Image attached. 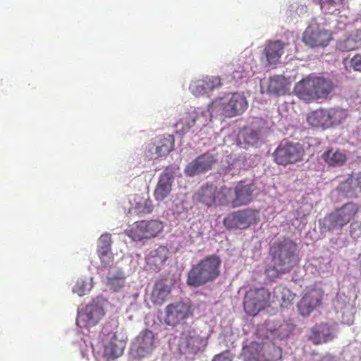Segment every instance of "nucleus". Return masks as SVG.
<instances>
[{
	"instance_id": "1",
	"label": "nucleus",
	"mask_w": 361,
	"mask_h": 361,
	"mask_svg": "<svg viewBox=\"0 0 361 361\" xmlns=\"http://www.w3.org/2000/svg\"><path fill=\"white\" fill-rule=\"evenodd\" d=\"M298 243L289 237L275 240L269 247L272 266L267 267L265 273L270 279L289 272L298 262Z\"/></svg>"
},
{
	"instance_id": "2",
	"label": "nucleus",
	"mask_w": 361,
	"mask_h": 361,
	"mask_svg": "<svg viewBox=\"0 0 361 361\" xmlns=\"http://www.w3.org/2000/svg\"><path fill=\"white\" fill-rule=\"evenodd\" d=\"M334 87L331 79L310 74L297 82L293 91L300 99L312 102L326 99Z\"/></svg>"
},
{
	"instance_id": "3",
	"label": "nucleus",
	"mask_w": 361,
	"mask_h": 361,
	"mask_svg": "<svg viewBox=\"0 0 361 361\" xmlns=\"http://www.w3.org/2000/svg\"><path fill=\"white\" fill-rule=\"evenodd\" d=\"M221 259L217 255H210L192 265L187 276V284L197 288L216 280L221 274Z\"/></svg>"
},
{
	"instance_id": "4",
	"label": "nucleus",
	"mask_w": 361,
	"mask_h": 361,
	"mask_svg": "<svg viewBox=\"0 0 361 361\" xmlns=\"http://www.w3.org/2000/svg\"><path fill=\"white\" fill-rule=\"evenodd\" d=\"M359 210L360 207L357 204L348 202L321 219V228L324 231H341L343 228L355 218Z\"/></svg>"
},
{
	"instance_id": "5",
	"label": "nucleus",
	"mask_w": 361,
	"mask_h": 361,
	"mask_svg": "<svg viewBox=\"0 0 361 361\" xmlns=\"http://www.w3.org/2000/svg\"><path fill=\"white\" fill-rule=\"evenodd\" d=\"M207 344V339L201 335L199 329L185 326L180 334L178 347L180 354L195 355L204 350Z\"/></svg>"
},
{
	"instance_id": "6",
	"label": "nucleus",
	"mask_w": 361,
	"mask_h": 361,
	"mask_svg": "<svg viewBox=\"0 0 361 361\" xmlns=\"http://www.w3.org/2000/svg\"><path fill=\"white\" fill-rule=\"evenodd\" d=\"M232 189L226 186L217 187L207 183L197 192V200L207 207H217L229 204Z\"/></svg>"
},
{
	"instance_id": "7",
	"label": "nucleus",
	"mask_w": 361,
	"mask_h": 361,
	"mask_svg": "<svg viewBox=\"0 0 361 361\" xmlns=\"http://www.w3.org/2000/svg\"><path fill=\"white\" fill-rule=\"evenodd\" d=\"M270 299L271 293L266 288H251L244 297L245 312L250 316H256L270 306Z\"/></svg>"
},
{
	"instance_id": "8",
	"label": "nucleus",
	"mask_w": 361,
	"mask_h": 361,
	"mask_svg": "<svg viewBox=\"0 0 361 361\" xmlns=\"http://www.w3.org/2000/svg\"><path fill=\"white\" fill-rule=\"evenodd\" d=\"M305 150L298 142L282 141L273 152V159L278 165L286 166L302 160Z\"/></svg>"
},
{
	"instance_id": "9",
	"label": "nucleus",
	"mask_w": 361,
	"mask_h": 361,
	"mask_svg": "<svg viewBox=\"0 0 361 361\" xmlns=\"http://www.w3.org/2000/svg\"><path fill=\"white\" fill-rule=\"evenodd\" d=\"M194 314V308L190 301L180 300L170 303L164 308V322L166 325L176 327L183 324Z\"/></svg>"
},
{
	"instance_id": "10",
	"label": "nucleus",
	"mask_w": 361,
	"mask_h": 361,
	"mask_svg": "<svg viewBox=\"0 0 361 361\" xmlns=\"http://www.w3.org/2000/svg\"><path fill=\"white\" fill-rule=\"evenodd\" d=\"M259 211L252 208H246L233 212L227 215L223 224L229 230L246 229L252 225L257 224L259 221Z\"/></svg>"
},
{
	"instance_id": "11",
	"label": "nucleus",
	"mask_w": 361,
	"mask_h": 361,
	"mask_svg": "<svg viewBox=\"0 0 361 361\" xmlns=\"http://www.w3.org/2000/svg\"><path fill=\"white\" fill-rule=\"evenodd\" d=\"M333 39L331 31L323 25L312 21L302 34V41L312 48L325 47Z\"/></svg>"
},
{
	"instance_id": "12",
	"label": "nucleus",
	"mask_w": 361,
	"mask_h": 361,
	"mask_svg": "<svg viewBox=\"0 0 361 361\" xmlns=\"http://www.w3.org/2000/svg\"><path fill=\"white\" fill-rule=\"evenodd\" d=\"M324 291L317 287L307 288L298 305V311L302 316H307L319 308L322 303Z\"/></svg>"
},
{
	"instance_id": "13",
	"label": "nucleus",
	"mask_w": 361,
	"mask_h": 361,
	"mask_svg": "<svg viewBox=\"0 0 361 361\" xmlns=\"http://www.w3.org/2000/svg\"><path fill=\"white\" fill-rule=\"evenodd\" d=\"M104 314L105 312L100 305L92 302L78 312L76 324L80 328L88 329L96 326Z\"/></svg>"
},
{
	"instance_id": "14",
	"label": "nucleus",
	"mask_w": 361,
	"mask_h": 361,
	"mask_svg": "<svg viewBox=\"0 0 361 361\" xmlns=\"http://www.w3.org/2000/svg\"><path fill=\"white\" fill-rule=\"evenodd\" d=\"M255 190L254 184L245 181L238 182L233 188L234 197L229 198V204L233 208L249 204L254 199Z\"/></svg>"
},
{
	"instance_id": "15",
	"label": "nucleus",
	"mask_w": 361,
	"mask_h": 361,
	"mask_svg": "<svg viewBox=\"0 0 361 361\" xmlns=\"http://www.w3.org/2000/svg\"><path fill=\"white\" fill-rule=\"evenodd\" d=\"M215 162L216 160L213 155L209 153H204L190 162L185 166L184 172L186 176L190 177L204 173L212 169Z\"/></svg>"
},
{
	"instance_id": "16",
	"label": "nucleus",
	"mask_w": 361,
	"mask_h": 361,
	"mask_svg": "<svg viewBox=\"0 0 361 361\" xmlns=\"http://www.w3.org/2000/svg\"><path fill=\"white\" fill-rule=\"evenodd\" d=\"M173 286V280L171 278L159 279L152 290V302L157 305H163L169 298Z\"/></svg>"
},
{
	"instance_id": "17",
	"label": "nucleus",
	"mask_w": 361,
	"mask_h": 361,
	"mask_svg": "<svg viewBox=\"0 0 361 361\" xmlns=\"http://www.w3.org/2000/svg\"><path fill=\"white\" fill-rule=\"evenodd\" d=\"M227 118H232L243 113L247 102L245 97L239 93L228 94L224 97Z\"/></svg>"
},
{
	"instance_id": "18",
	"label": "nucleus",
	"mask_w": 361,
	"mask_h": 361,
	"mask_svg": "<svg viewBox=\"0 0 361 361\" xmlns=\"http://www.w3.org/2000/svg\"><path fill=\"white\" fill-rule=\"evenodd\" d=\"M221 86L219 77H206L193 81L190 85V90L196 97L207 94Z\"/></svg>"
},
{
	"instance_id": "19",
	"label": "nucleus",
	"mask_w": 361,
	"mask_h": 361,
	"mask_svg": "<svg viewBox=\"0 0 361 361\" xmlns=\"http://www.w3.org/2000/svg\"><path fill=\"white\" fill-rule=\"evenodd\" d=\"M173 179L174 173L171 169H166L161 173L154 191L156 200L162 201L170 194Z\"/></svg>"
},
{
	"instance_id": "20",
	"label": "nucleus",
	"mask_w": 361,
	"mask_h": 361,
	"mask_svg": "<svg viewBox=\"0 0 361 361\" xmlns=\"http://www.w3.org/2000/svg\"><path fill=\"white\" fill-rule=\"evenodd\" d=\"M112 240L109 233L102 234L97 241V252L102 264L106 267L114 262V255L111 252Z\"/></svg>"
},
{
	"instance_id": "21",
	"label": "nucleus",
	"mask_w": 361,
	"mask_h": 361,
	"mask_svg": "<svg viewBox=\"0 0 361 361\" xmlns=\"http://www.w3.org/2000/svg\"><path fill=\"white\" fill-rule=\"evenodd\" d=\"M202 121H203V117L201 116L200 109L191 108L182 114L179 121L176 123L175 128L176 132L180 134H185L195 126L197 121H200L202 123Z\"/></svg>"
},
{
	"instance_id": "22",
	"label": "nucleus",
	"mask_w": 361,
	"mask_h": 361,
	"mask_svg": "<svg viewBox=\"0 0 361 361\" xmlns=\"http://www.w3.org/2000/svg\"><path fill=\"white\" fill-rule=\"evenodd\" d=\"M137 353L140 357H145L152 351L154 348V335L150 330L145 329L140 332L134 343Z\"/></svg>"
},
{
	"instance_id": "23",
	"label": "nucleus",
	"mask_w": 361,
	"mask_h": 361,
	"mask_svg": "<svg viewBox=\"0 0 361 361\" xmlns=\"http://www.w3.org/2000/svg\"><path fill=\"white\" fill-rule=\"evenodd\" d=\"M241 355L243 361H272L271 358L266 355L264 345L257 342H251L244 346Z\"/></svg>"
},
{
	"instance_id": "24",
	"label": "nucleus",
	"mask_w": 361,
	"mask_h": 361,
	"mask_svg": "<svg viewBox=\"0 0 361 361\" xmlns=\"http://www.w3.org/2000/svg\"><path fill=\"white\" fill-rule=\"evenodd\" d=\"M226 104L223 97H219L214 100L205 111H201V116L203 117L202 124L205 126L212 121L213 118L217 116L226 117Z\"/></svg>"
},
{
	"instance_id": "25",
	"label": "nucleus",
	"mask_w": 361,
	"mask_h": 361,
	"mask_svg": "<svg viewBox=\"0 0 361 361\" xmlns=\"http://www.w3.org/2000/svg\"><path fill=\"white\" fill-rule=\"evenodd\" d=\"M334 335L331 326L326 323L315 325L311 329L309 340L314 345H319L331 341Z\"/></svg>"
},
{
	"instance_id": "26",
	"label": "nucleus",
	"mask_w": 361,
	"mask_h": 361,
	"mask_svg": "<svg viewBox=\"0 0 361 361\" xmlns=\"http://www.w3.org/2000/svg\"><path fill=\"white\" fill-rule=\"evenodd\" d=\"M285 45L281 40L271 41L266 44L263 53L269 64H274L279 61L283 54Z\"/></svg>"
},
{
	"instance_id": "27",
	"label": "nucleus",
	"mask_w": 361,
	"mask_h": 361,
	"mask_svg": "<svg viewBox=\"0 0 361 361\" xmlns=\"http://www.w3.org/2000/svg\"><path fill=\"white\" fill-rule=\"evenodd\" d=\"M322 159L329 166H342L347 160V155L344 151L329 149L322 154Z\"/></svg>"
},
{
	"instance_id": "28",
	"label": "nucleus",
	"mask_w": 361,
	"mask_h": 361,
	"mask_svg": "<svg viewBox=\"0 0 361 361\" xmlns=\"http://www.w3.org/2000/svg\"><path fill=\"white\" fill-rule=\"evenodd\" d=\"M169 249L167 247L161 245L157 249L152 250L146 258L147 264L154 269H159L169 257Z\"/></svg>"
},
{
	"instance_id": "29",
	"label": "nucleus",
	"mask_w": 361,
	"mask_h": 361,
	"mask_svg": "<svg viewBox=\"0 0 361 361\" xmlns=\"http://www.w3.org/2000/svg\"><path fill=\"white\" fill-rule=\"evenodd\" d=\"M327 109H319L310 112L307 118L308 123L315 128H328Z\"/></svg>"
},
{
	"instance_id": "30",
	"label": "nucleus",
	"mask_w": 361,
	"mask_h": 361,
	"mask_svg": "<svg viewBox=\"0 0 361 361\" xmlns=\"http://www.w3.org/2000/svg\"><path fill=\"white\" fill-rule=\"evenodd\" d=\"M154 145L160 157H165L174 149V137L171 135L158 137Z\"/></svg>"
},
{
	"instance_id": "31",
	"label": "nucleus",
	"mask_w": 361,
	"mask_h": 361,
	"mask_svg": "<svg viewBox=\"0 0 361 361\" xmlns=\"http://www.w3.org/2000/svg\"><path fill=\"white\" fill-rule=\"evenodd\" d=\"M361 46V39L356 35L349 36L338 40L336 43V49L341 51H350L355 50Z\"/></svg>"
},
{
	"instance_id": "32",
	"label": "nucleus",
	"mask_w": 361,
	"mask_h": 361,
	"mask_svg": "<svg viewBox=\"0 0 361 361\" xmlns=\"http://www.w3.org/2000/svg\"><path fill=\"white\" fill-rule=\"evenodd\" d=\"M133 200L135 202L133 207L135 212L137 214H149L153 211L154 205L148 196L145 197L139 195H135Z\"/></svg>"
},
{
	"instance_id": "33",
	"label": "nucleus",
	"mask_w": 361,
	"mask_h": 361,
	"mask_svg": "<svg viewBox=\"0 0 361 361\" xmlns=\"http://www.w3.org/2000/svg\"><path fill=\"white\" fill-rule=\"evenodd\" d=\"M147 239L156 237L163 230L161 221L158 220L142 221Z\"/></svg>"
},
{
	"instance_id": "34",
	"label": "nucleus",
	"mask_w": 361,
	"mask_h": 361,
	"mask_svg": "<svg viewBox=\"0 0 361 361\" xmlns=\"http://www.w3.org/2000/svg\"><path fill=\"white\" fill-rule=\"evenodd\" d=\"M125 279L122 271L109 272L107 276V286L114 291H118L124 286Z\"/></svg>"
},
{
	"instance_id": "35",
	"label": "nucleus",
	"mask_w": 361,
	"mask_h": 361,
	"mask_svg": "<svg viewBox=\"0 0 361 361\" xmlns=\"http://www.w3.org/2000/svg\"><path fill=\"white\" fill-rule=\"evenodd\" d=\"M328 128L341 123L346 118L345 110L340 108L327 109Z\"/></svg>"
},
{
	"instance_id": "36",
	"label": "nucleus",
	"mask_w": 361,
	"mask_h": 361,
	"mask_svg": "<svg viewBox=\"0 0 361 361\" xmlns=\"http://www.w3.org/2000/svg\"><path fill=\"white\" fill-rule=\"evenodd\" d=\"M125 234L134 241H140L147 239L142 221H136L130 225L125 231Z\"/></svg>"
},
{
	"instance_id": "37",
	"label": "nucleus",
	"mask_w": 361,
	"mask_h": 361,
	"mask_svg": "<svg viewBox=\"0 0 361 361\" xmlns=\"http://www.w3.org/2000/svg\"><path fill=\"white\" fill-rule=\"evenodd\" d=\"M268 91L276 94L283 92L284 91L283 78L281 76L271 78L268 85Z\"/></svg>"
},
{
	"instance_id": "38",
	"label": "nucleus",
	"mask_w": 361,
	"mask_h": 361,
	"mask_svg": "<svg viewBox=\"0 0 361 361\" xmlns=\"http://www.w3.org/2000/svg\"><path fill=\"white\" fill-rule=\"evenodd\" d=\"M92 288V285L84 279H78L73 288V291L79 296L85 295Z\"/></svg>"
},
{
	"instance_id": "39",
	"label": "nucleus",
	"mask_w": 361,
	"mask_h": 361,
	"mask_svg": "<svg viewBox=\"0 0 361 361\" xmlns=\"http://www.w3.org/2000/svg\"><path fill=\"white\" fill-rule=\"evenodd\" d=\"M244 142L248 145H253L258 140V134L253 130H247L242 133Z\"/></svg>"
},
{
	"instance_id": "40",
	"label": "nucleus",
	"mask_w": 361,
	"mask_h": 361,
	"mask_svg": "<svg viewBox=\"0 0 361 361\" xmlns=\"http://www.w3.org/2000/svg\"><path fill=\"white\" fill-rule=\"evenodd\" d=\"M154 144L149 145L145 150V155L149 159H157L160 157L158 151L156 150Z\"/></svg>"
},
{
	"instance_id": "41",
	"label": "nucleus",
	"mask_w": 361,
	"mask_h": 361,
	"mask_svg": "<svg viewBox=\"0 0 361 361\" xmlns=\"http://www.w3.org/2000/svg\"><path fill=\"white\" fill-rule=\"evenodd\" d=\"M350 66L355 71L361 72V54H357L350 59Z\"/></svg>"
},
{
	"instance_id": "42",
	"label": "nucleus",
	"mask_w": 361,
	"mask_h": 361,
	"mask_svg": "<svg viewBox=\"0 0 361 361\" xmlns=\"http://www.w3.org/2000/svg\"><path fill=\"white\" fill-rule=\"evenodd\" d=\"M212 361H232L229 357V352L224 351L220 354L216 355Z\"/></svg>"
},
{
	"instance_id": "43",
	"label": "nucleus",
	"mask_w": 361,
	"mask_h": 361,
	"mask_svg": "<svg viewBox=\"0 0 361 361\" xmlns=\"http://www.w3.org/2000/svg\"><path fill=\"white\" fill-rule=\"evenodd\" d=\"M322 9H330L331 6L335 5L336 2L334 0H317Z\"/></svg>"
},
{
	"instance_id": "44",
	"label": "nucleus",
	"mask_w": 361,
	"mask_h": 361,
	"mask_svg": "<svg viewBox=\"0 0 361 361\" xmlns=\"http://www.w3.org/2000/svg\"><path fill=\"white\" fill-rule=\"evenodd\" d=\"M353 183L361 190V172L356 174Z\"/></svg>"
},
{
	"instance_id": "45",
	"label": "nucleus",
	"mask_w": 361,
	"mask_h": 361,
	"mask_svg": "<svg viewBox=\"0 0 361 361\" xmlns=\"http://www.w3.org/2000/svg\"><path fill=\"white\" fill-rule=\"evenodd\" d=\"M289 334V331H288L287 332L281 334V335H279V336H280L281 339L285 338V337H287Z\"/></svg>"
},
{
	"instance_id": "46",
	"label": "nucleus",
	"mask_w": 361,
	"mask_h": 361,
	"mask_svg": "<svg viewBox=\"0 0 361 361\" xmlns=\"http://www.w3.org/2000/svg\"><path fill=\"white\" fill-rule=\"evenodd\" d=\"M287 327H288V324H281V325L279 326V329L284 330V329H286Z\"/></svg>"
},
{
	"instance_id": "47",
	"label": "nucleus",
	"mask_w": 361,
	"mask_h": 361,
	"mask_svg": "<svg viewBox=\"0 0 361 361\" xmlns=\"http://www.w3.org/2000/svg\"><path fill=\"white\" fill-rule=\"evenodd\" d=\"M355 224H356V223H353V224H351V225H350L351 228H352L355 225Z\"/></svg>"
},
{
	"instance_id": "48",
	"label": "nucleus",
	"mask_w": 361,
	"mask_h": 361,
	"mask_svg": "<svg viewBox=\"0 0 361 361\" xmlns=\"http://www.w3.org/2000/svg\"><path fill=\"white\" fill-rule=\"evenodd\" d=\"M121 353H118V354H116V355H115V357H118V356L119 355H121Z\"/></svg>"
},
{
	"instance_id": "49",
	"label": "nucleus",
	"mask_w": 361,
	"mask_h": 361,
	"mask_svg": "<svg viewBox=\"0 0 361 361\" xmlns=\"http://www.w3.org/2000/svg\"><path fill=\"white\" fill-rule=\"evenodd\" d=\"M359 228L361 230V221L360 222Z\"/></svg>"
}]
</instances>
